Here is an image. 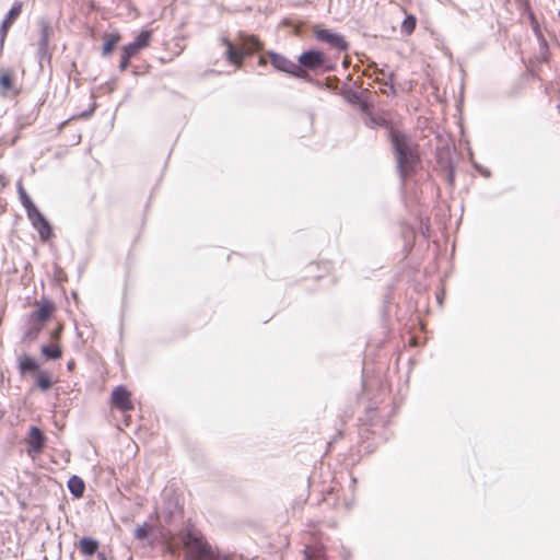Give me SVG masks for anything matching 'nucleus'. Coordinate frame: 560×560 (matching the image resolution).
Listing matches in <instances>:
<instances>
[{
    "instance_id": "8",
    "label": "nucleus",
    "mask_w": 560,
    "mask_h": 560,
    "mask_svg": "<svg viewBox=\"0 0 560 560\" xmlns=\"http://www.w3.org/2000/svg\"><path fill=\"white\" fill-rule=\"evenodd\" d=\"M27 454H39L43 452L46 436L38 427H31L28 430L27 439Z\"/></svg>"
},
{
    "instance_id": "23",
    "label": "nucleus",
    "mask_w": 560,
    "mask_h": 560,
    "mask_svg": "<svg viewBox=\"0 0 560 560\" xmlns=\"http://www.w3.org/2000/svg\"><path fill=\"white\" fill-rule=\"evenodd\" d=\"M529 21H530V26H532V30H533L534 34L538 38H542V33H541V30H540V25H539L536 16L534 15V13H529Z\"/></svg>"
},
{
    "instance_id": "10",
    "label": "nucleus",
    "mask_w": 560,
    "mask_h": 560,
    "mask_svg": "<svg viewBox=\"0 0 560 560\" xmlns=\"http://www.w3.org/2000/svg\"><path fill=\"white\" fill-rule=\"evenodd\" d=\"M151 40V32L148 30H143L136 37V39L128 45L122 47V51L127 55L135 57L141 49L148 47Z\"/></svg>"
},
{
    "instance_id": "17",
    "label": "nucleus",
    "mask_w": 560,
    "mask_h": 560,
    "mask_svg": "<svg viewBox=\"0 0 560 560\" xmlns=\"http://www.w3.org/2000/svg\"><path fill=\"white\" fill-rule=\"evenodd\" d=\"M118 40H119L118 34L113 33V34L107 35V38L102 48V55L104 57L108 56L113 51V49L116 46V44L118 43Z\"/></svg>"
},
{
    "instance_id": "25",
    "label": "nucleus",
    "mask_w": 560,
    "mask_h": 560,
    "mask_svg": "<svg viewBox=\"0 0 560 560\" xmlns=\"http://www.w3.org/2000/svg\"><path fill=\"white\" fill-rule=\"evenodd\" d=\"M132 57L127 55L126 52L121 51V59H120V63H119V69L121 71H125L128 66H129V61Z\"/></svg>"
},
{
    "instance_id": "18",
    "label": "nucleus",
    "mask_w": 560,
    "mask_h": 560,
    "mask_svg": "<svg viewBox=\"0 0 560 560\" xmlns=\"http://www.w3.org/2000/svg\"><path fill=\"white\" fill-rule=\"evenodd\" d=\"M19 368L22 373H26V372H31V371H36V370H38L39 366H38V363L34 359H32L30 357H23L20 360Z\"/></svg>"
},
{
    "instance_id": "20",
    "label": "nucleus",
    "mask_w": 560,
    "mask_h": 560,
    "mask_svg": "<svg viewBox=\"0 0 560 560\" xmlns=\"http://www.w3.org/2000/svg\"><path fill=\"white\" fill-rule=\"evenodd\" d=\"M416 18L412 15H408L401 23V30L406 34H411L416 28Z\"/></svg>"
},
{
    "instance_id": "28",
    "label": "nucleus",
    "mask_w": 560,
    "mask_h": 560,
    "mask_svg": "<svg viewBox=\"0 0 560 560\" xmlns=\"http://www.w3.org/2000/svg\"><path fill=\"white\" fill-rule=\"evenodd\" d=\"M385 85L389 88V90H390V92H392L393 94H395V88H394V84H393V83H385Z\"/></svg>"
},
{
    "instance_id": "27",
    "label": "nucleus",
    "mask_w": 560,
    "mask_h": 560,
    "mask_svg": "<svg viewBox=\"0 0 560 560\" xmlns=\"http://www.w3.org/2000/svg\"><path fill=\"white\" fill-rule=\"evenodd\" d=\"M5 37H7L5 34L0 33V55L2 54V50H3Z\"/></svg>"
},
{
    "instance_id": "6",
    "label": "nucleus",
    "mask_w": 560,
    "mask_h": 560,
    "mask_svg": "<svg viewBox=\"0 0 560 560\" xmlns=\"http://www.w3.org/2000/svg\"><path fill=\"white\" fill-rule=\"evenodd\" d=\"M299 66L304 69L306 72L310 71H316L318 69H322L324 71H331L334 70L332 66H328L326 63V56L324 52L315 49H310L303 51L299 56Z\"/></svg>"
},
{
    "instance_id": "30",
    "label": "nucleus",
    "mask_w": 560,
    "mask_h": 560,
    "mask_svg": "<svg viewBox=\"0 0 560 560\" xmlns=\"http://www.w3.org/2000/svg\"><path fill=\"white\" fill-rule=\"evenodd\" d=\"M266 63H267V61H266L265 57H260L259 65L265 66Z\"/></svg>"
},
{
    "instance_id": "24",
    "label": "nucleus",
    "mask_w": 560,
    "mask_h": 560,
    "mask_svg": "<svg viewBox=\"0 0 560 560\" xmlns=\"http://www.w3.org/2000/svg\"><path fill=\"white\" fill-rule=\"evenodd\" d=\"M37 56H38V59H39V63H42L46 59L49 60L50 59V55L48 52V45H45L44 47L43 46H38Z\"/></svg>"
},
{
    "instance_id": "13",
    "label": "nucleus",
    "mask_w": 560,
    "mask_h": 560,
    "mask_svg": "<svg viewBox=\"0 0 560 560\" xmlns=\"http://www.w3.org/2000/svg\"><path fill=\"white\" fill-rule=\"evenodd\" d=\"M68 489L74 498H81L84 493L85 485L79 476H71L68 480Z\"/></svg>"
},
{
    "instance_id": "32",
    "label": "nucleus",
    "mask_w": 560,
    "mask_h": 560,
    "mask_svg": "<svg viewBox=\"0 0 560 560\" xmlns=\"http://www.w3.org/2000/svg\"><path fill=\"white\" fill-rule=\"evenodd\" d=\"M4 412L0 410V419L3 417Z\"/></svg>"
},
{
    "instance_id": "2",
    "label": "nucleus",
    "mask_w": 560,
    "mask_h": 560,
    "mask_svg": "<svg viewBox=\"0 0 560 560\" xmlns=\"http://www.w3.org/2000/svg\"><path fill=\"white\" fill-rule=\"evenodd\" d=\"M222 44L226 47L225 57L230 63L241 67L243 59L247 56H252L254 52L259 51L262 48L261 42L254 35L245 33L238 34L240 47L234 45L226 37L221 38Z\"/></svg>"
},
{
    "instance_id": "5",
    "label": "nucleus",
    "mask_w": 560,
    "mask_h": 560,
    "mask_svg": "<svg viewBox=\"0 0 560 560\" xmlns=\"http://www.w3.org/2000/svg\"><path fill=\"white\" fill-rule=\"evenodd\" d=\"M267 55L270 58V62L276 70L285 72L288 74H291L299 79H303L305 81H312L311 75L304 69H302L294 61L288 59L285 56L271 50L268 51Z\"/></svg>"
},
{
    "instance_id": "21",
    "label": "nucleus",
    "mask_w": 560,
    "mask_h": 560,
    "mask_svg": "<svg viewBox=\"0 0 560 560\" xmlns=\"http://www.w3.org/2000/svg\"><path fill=\"white\" fill-rule=\"evenodd\" d=\"M0 86L4 91H11L13 89V78L9 72H4L0 75Z\"/></svg>"
},
{
    "instance_id": "33",
    "label": "nucleus",
    "mask_w": 560,
    "mask_h": 560,
    "mask_svg": "<svg viewBox=\"0 0 560 560\" xmlns=\"http://www.w3.org/2000/svg\"><path fill=\"white\" fill-rule=\"evenodd\" d=\"M3 495V492L0 490V497Z\"/></svg>"
},
{
    "instance_id": "31",
    "label": "nucleus",
    "mask_w": 560,
    "mask_h": 560,
    "mask_svg": "<svg viewBox=\"0 0 560 560\" xmlns=\"http://www.w3.org/2000/svg\"><path fill=\"white\" fill-rule=\"evenodd\" d=\"M73 366V362L68 364V368L71 369Z\"/></svg>"
},
{
    "instance_id": "9",
    "label": "nucleus",
    "mask_w": 560,
    "mask_h": 560,
    "mask_svg": "<svg viewBox=\"0 0 560 560\" xmlns=\"http://www.w3.org/2000/svg\"><path fill=\"white\" fill-rule=\"evenodd\" d=\"M112 404L120 411H129L133 409V404L130 399V392L124 386H117L112 393Z\"/></svg>"
},
{
    "instance_id": "26",
    "label": "nucleus",
    "mask_w": 560,
    "mask_h": 560,
    "mask_svg": "<svg viewBox=\"0 0 560 560\" xmlns=\"http://www.w3.org/2000/svg\"><path fill=\"white\" fill-rule=\"evenodd\" d=\"M476 170L485 177H489L491 175L490 171L488 168H485L480 165L475 164Z\"/></svg>"
},
{
    "instance_id": "7",
    "label": "nucleus",
    "mask_w": 560,
    "mask_h": 560,
    "mask_svg": "<svg viewBox=\"0 0 560 560\" xmlns=\"http://www.w3.org/2000/svg\"><path fill=\"white\" fill-rule=\"evenodd\" d=\"M315 37L317 40L327 44L330 48L338 51H347L349 48V44L342 35L327 28L316 30Z\"/></svg>"
},
{
    "instance_id": "4",
    "label": "nucleus",
    "mask_w": 560,
    "mask_h": 560,
    "mask_svg": "<svg viewBox=\"0 0 560 560\" xmlns=\"http://www.w3.org/2000/svg\"><path fill=\"white\" fill-rule=\"evenodd\" d=\"M18 192L20 201L27 213V218L31 221L33 228L38 232L40 240H50L54 235L51 225L34 205L21 182L18 183Z\"/></svg>"
},
{
    "instance_id": "14",
    "label": "nucleus",
    "mask_w": 560,
    "mask_h": 560,
    "mask_svg": "<svg viewBox=\"0 0 560 560\" xmlns=\"http://www.w3.org/2000/svg\"><path fill=\"white\" fill-rule=\"evenodd\" d=\"M98 546V541L91 537H82L79 541L80 551L86 556L94 555L97 551Z\"/></svg>"
},
{
    "instance_id": "3",
    "label": "nucleus",
    "mask_w": 560,
    "mask_h": 560,
    "mask_svg": "<svg viewBox=\"0 0 560 560\" xmlns=\"http://www.w3.org/2000/svg\"><path fill=\"white\" fill-rule=\"evenodd\" d=\"M183 544L187 550L189 560H219L218 555L205 536L192 528H187L183 534Z\"/></svg>"
},
{
    "instance_id": "29",
    "label": "nucleus",
    "mask_w": 560,
    "mask_h": 560,
    "mask_svg": "<svg viewBox=\"0 0 560 560\" xmlns=\"http://www.w3.org/2000/svg\"><path fill=\"white\" fill-rule=\"evenodd\" d=\"M97 559H98V560H106V556H105L104 553L100 552V553L97 555Z\"/></svg>"
},
{
    "instance_id": "15",
    "label": "nucleus",
    "mask_w": 560,
    "mask_h": 560,
    "mask_svg": "<svg viewBox=\"0 0 560 560\" xmlns=\"http://www.w3.org/2000/svg\"><path fill=\"white\" fill-rule=\"evenodd\" d=\"M52 311V305L50 303H45L32 313V318L36 322L44 323L50 317Z\"/></svg>"
},
{
    "instance_id": "1",
    "label": "nucleus",
    "mask_w": 560,
    "mask_h": 560,
    "mask_svg": "<svg viewBox=\"0 0 560 560\" xmlns=\"http://www.w3.org/2000/svg\"><path fill=\"white\" fill-rule=\"evenodd\" d=\"M389 135L397 160V170L402 182H405L416 171L419 163L416 145L402 132L392 129Z\"/></svg>"
},
{
    "instance_id": "11",
    "label": "nucleus",
    "mask_w": 560,
    "mask_h": 560,
    "mask_svg": "<svg viewBox=\"0 0 560 560\" xmlns=\"http://www.w3.org/2000/svg\"><path fill=\"white\" fill-rule=\"evenodd\" d=\"M22 12V3L14 2L11 9L9 10L5 19L2 21L0 25V33L8 34L9 26L18 19V16Z\"/></svg>"
},
{
    "instance_id": "12",
    "label": "nucleus",
    "mask_w": 560,
    "mask_h": 560,
    "mask_svg": "<svg viewBox=\"0 0 560 560\" xmlns=\"http://www.w3.org/2000/svg\"><path fill=\"white\" fill-rule=\"evenodd\" d=\"M39 26V38H38V46H45L49 44L50 36L52 34V30L50 26V23L48 20L40 19L38 21Z\"/></svg>"
},
{
    "instance_id": "22",
    "label": "nucleus",
    "mask_w": 560,
    "mask_h": 560,
    "mask_svg": "<svg viewBox=\"0 0 560 560\" xmlns=\"http://www.w3.org/2000/svg\"><path fill=\"white\" fill-rule=\"evenodd\" d=\"M151 530V526L144 523L141 526H138L133 532V537L136 539L142 540L148 537L149 533Z\"/></svg>"
},
{
    "instance_id": "16",
    "label": "nucleus",
    "mask_w": 560,
    "mask_h": 560,
    "mask_svg": "<svg viewBox=\"0 0 560 560\" xmlns=\"http://www.w3.org/2000/svg\"><path fill=\"white\" fill-rule=\"evenodd\" d=\"M42 353L46 359L57 360L61 357V349L56 345H46L42 347Z\"/></svg>"
},
{
    "instance_id": "19",
    "label": "nucleus",
    "mask_w": 560,
    "mask_h": 560,
    "mask_svg": "<svg viewBox=\"0 0 560 560\" xmlns=\"http://www.w3.org/2000/svg\"><path fill=\"white\" fill-rule=\"evenodd\" d=\"M36 384L42 390H47L51 386V380L46 372H39L36 376Z\"/></svg>"
}]
</instances>
